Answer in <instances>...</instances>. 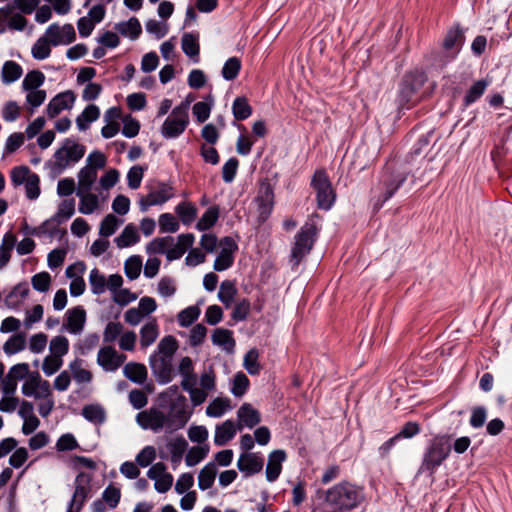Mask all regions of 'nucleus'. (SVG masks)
<instances>
[{
    "mask_svg": "<svg viewBox=\"0 0 512 512\" xmlns=\"http://www.w3.org/2000/svg\"><path fill=\"white\" fill-rule=\"evenodd\" d=\"M365 499L364 489L349 481H341L325 491L324 501L330 512H347Z\"/></svg>",
    "mask_w": 512,
    "mask_h": 512,
    "instance_id": "obj_1",
    "label": "nucleus"
},
{
    "mask_svg": "<svg viewBox=\"0 0 512 512\" xmlns=\"http://www.w3.org/2000/svg\"><path fill=\"white\" fill-rule=\"evenodd\" d=\"M195 236L192 233L180 234L177 243L171 236L158 237L146 246L148 254H165L168 261L180 259L187 249L193 246Z\"/></svg>",
    "mask_w": 512,
    "mask_h": 512,
    "instance_id": "obj_2",
    "label": "nucleus"
},
{
    "mask_svg": "<svg viewBox=\"0 0 512 512\" xmlns=\"http://www.w3.org/2000/svg\"><path fill=\"white\" fill-rule=\"evenodd\" d=\"M85 152L84 145L71 138L64 139L53 155L51 163L53 173L59 175L66 169L75 166L84 157Z\"/></svg>",
    "mask_w": 512,
    "mask_h": 512,
    "instance_id": "obj_3",
    "label": "nucleus"
},
{
    "mask_svg": "<svg viewBox=\"0 0 512 512\" xmlns=\"http://www.w3.org/2000/svg\"><path fill=\"white\" fill-rule=\"evenodd\" d=\"M451 451L450 439L446 435L435 436L429 443L419 468V473L428 472L432 475L449 456Z\"/></svg>",
    "mask_w": 512,
    "mask_h": 512,
    "instance_id": "obj_4",
    "label": "nucleus"
},
{
    "mask_svg": "<svg viewBox=\"0 0 512 512\" xmlns=\"http://www.w3.org/2000/svg\"><path fill=\"white\" fill-rule=\"evenodd\" d=\"M427 81V76L422 71L411 72L403 78L398 94V103L402 108H409L420 98V89Z\"/></svg>",
    "mask_w": 512,
    "mask_h": 512,
    "instance_id": "obj_5",
    "label": "nucleus"
},
{
    "mask_svg": "<svg viewBox=\"0 0 512 512\" xmlns=\"http://www.w3.org/2000/svg\"><path fill=\"white\" fill-rule=\"evenodd\" d=\"M189 107L190 102L185 100L173 108L161 127L164 138H177L185 131L189 124Z\"/></svg>",
    "mask_w": 512,
    "mask_h": 512,
    "instance_id": "obj_6",
    "label": "nucleus"
},
{
    "mask_svg": "<svg viewBox=\"0 0 512 512\" xmlns=\"http://www.w3.org/2000/svg\"><path fill=\"white\" fill-rule=\"evenodd\" d=\"M317 235V227L313 222L305 223L295 236L294 246L291 250V261L297 266L302 259L309 254L312 249L315 237Z\"/></svg>",
    "mask_w": 512,
    "mask_h": 512,
    "instance_id": "obj_7",
    "label": "nucleus"
},
{
    "mask_svg": "<svg viewBox=\"0 0 512 512\" xmlns=\"http://www.w3.org/2000/svg\"><path fill=\"white\" fill-rule=\"evenodd\" d=\"M311 186L316 193L318 208L323 210L331 209L335 202L336 194L327 174L322 170L316 171L312 178Z\"/></svg>",
    "mask_w": 512,
    "mask_h": 512,
    "instance_id": "obj_8",
    "label": "nucleus"
},
{
    "mask_svg": "<svg viewBox=\"0 0 512 512\" xmlns=\"http://www.w3.org/2000/svg\"><path fill=\"white\" fill-rule=\"evenodd\" d=\"M177 372L181 376V387L184 391H186L190 400H195L199 402L203 399V394L197 390V374L194 370V363L192 359L188 356L182 357L179 361Z\"/></svg>",
    "mask_w": 512,
    "mask_h": 512,
    "instance_id": "obj_9",
    "label": "nucleus"
},
{
    "mask_svg": "<svg viewBox=\"0 0 512 512\" xmlns=\"http://www.w3.org/2000/svg\"><path fill=\"white\" fill-rule=\"evenodd\" d=\"M191 413L188 411L187 399L183 395H178L169 406L168 415H166L167 430L175 431L183 428L190 419Z\"/></svg>",
    "mask_w": 512,
    "mask_h": 512,
    "instance_id": "obj_10",
    "label": "nucleus"
},
{
    "mask_svg": "<svg viewBox=\"0 0 512 512\" xmlns=\"http://www.w3.org/2000/svg\"><path fill=\"white\" fill-rule=\"evenodd\" d=\"M91 491V476L79 473L74 480V492L68 504L67 512H80Z\"/></svg>",
    "mask_w": 512,
    "mask_h": 512,
    "instance_id": "obj_11",
    "label": "nucleus"
},
{
    "mask_svg": "<svg viewBox=\"0 0 512 512\" xmlns=\"http://www.w3.org/2000/svg\"><path fill=\"white\" fill-rule=\"evenodd\" d=\"M23 395L35 399H48L51 395V386L47 380H43L37 372H31L21 387Z\"/></svg>",
    "mask_w": 512,
    "mask_h": 512,
    "instance_id": "obj_12",
    "label": "nucleus"
},
{
    "mask_svg": "<svg viewBox=\"0 0 512 512\" xmlns=\"http://www.w3.org/2000/svg\"><path fill=\"white\" fill-rule=\"evenodd\" d=\"M171 358L161 357L151 354L149 357V365L156 381L165 385L170 383L174 378V368Z\"/></svg>",
    "mask_w": 512,
    "mask_h": 512,
    "instance_id": "obj_13",
    "label": "nucleus"
},
{
    "mask_svg": "<svg viewBox=\"0 0 512 512\" xmlns=\"http://www.w3.org/2000/svg\"><path fill=\"white\" fill-rule=\"evenodd\" d=\"M166 415L155 408L141 411L136 416L137 424L144 430L159 432L163 428L167 429Z\"/></svg>",
    "mask_w": 512,
    "mask_h": 512,
    "instance_id": "obj_14",
    "label": "nucleus"
},
{
    "mask_svg": "<svg viewBox=\"0 0 512 512\" xmlns=\"http://www.w3.org/2000/svg\"><path fill=\"white\" fill-rule=\"evenodd\" d=\"M126 360V355L119 353L114 347L108 345L99 349L97 364L105 372H115Z\"/></svg>",
    "mask_w": 512,
    "mask_h": 512,
    "instance_id": "obj_15",
    "label": "nucleus"
},
{
    "mask_svg": "<svg viewBox=\"0 0 512 512\" xmlns=\"http://www.w3.org/2000/svg\"><path fill=\"white\" fill-rule=\"evenodd\" d=\"M52 46L68 45L76 39L75 29L72 24L62 26L53 23L49 25L44 33Z\"/></svg>",
    "mask_w": 512,
    "mask_h": 512,
    "instance_id": "obj_16",
    "label": "nucleus"
},
{
    "mask_svg": "<svg viewBox=\"0 0 512 512\" xmlns=\"http://www.w3.org/2000/svg\"><path fill=\"white\" fill-rule=\"evenodd\" d=\"M463 42L464 35L459 25H455L447 31L442 43V49L446 58L444 63L455 58V56L459 53Z\"/></svg>",
    "mask_w": 512,
    "mask_h": 512,
    "instance_id": "obj_17",
    "label": "nucleus"
},
{
    "mask_svg": "<svg viewBox=\"0 0 512 512\" xmlns=\"http://www.w3.org/2000/svg\"><path fill=\"white\" fill-rule=\"evenodd\" d=\"M86 323V312L83 307L77 306L68 309L65 313V322L61 331H67L73 335L82 333Z\"/></svg>",
    "mask_w": 512,
    "mask_h": 512,
    "instance_id": "obj_18",
    "label": "nucleus"
},
{
    "mask_svg": "<svg viewBox=\"0 0 512 512\" xmlns=\"http://www.w3.org/2000/svg\"><path fill=\"white\" fill-rule=\"evenodd\" d=\"M172 197V187L161 183L155 190L151 191L146 197L139 201L140 209L141 211H146L148 207L163 204Z\"/></svg>",
    "mask_w": 512,
    "mask_h": 512,
    "instance_id": "obj_19",
    "label": "nucleus"
},
{
    "mask_svg": "<svg viewBox=\"0 0 512 512\" xmlns=\"http://www.w3.org/2000/svg\"><path fill=\"white\" fill-rule=\"evenodd\" d=\"M75 102V96L72 91H65L53 97L46 107L49 118H54L63 110L70 109Z\"/></svg>",
    "mask_w": 512,
    "mask_h": 512,
    "instance_id": "obj_20",
    "label": "nucleus"
},
{
    "mask_svg": "<svg viewBox=\"0 0 512 512\" xmlns=\"http://www.w3.org/2000/svg\"><path fill=\"white\" fill-rule=\"evenodd\" d=\"M287 458L286 452L282 449L274 450L268 455V462L265 469L266 480L274 482L282 471V464Z\"/></svg>",
    "mask_w": 512,
    "mask_h": 512,
    "instance_id": "obj_21",
    "label": "nucleus"
},
{
    "mask_svg": "<svg viewBox=\"0 0 512 512\" xmlns=\"http://www.w3.org/2000/svg\"><path fill=\"white\" fill-rule=\"evenodd\" d=\"M238 417V429L241 431L243 427H247L249 429L254 428L261 421V415L258 410L253 408V406L249 403H244L240 406L237 411Z\"/></svg>",
    "mask_w": 512,
    "mask_h": 512,
    "instance_id": "obj_22",
    "label": "nucleus"
},
{
    "mask_svg": "<svg viewBox=\"0 0 512 512\" xmlns=\"http://www.w3.org/2000/svg\"><path fill=\"white\" fill-rule=\"evenodd\" d=\"M237 467L246 476L256 474L263 468V458L255 453H243L237 461Z\"/></svg>",
    "mask_w": 512,
    "mask_h": 512,
    "instance_id": "obj_23",
    "label": "nucleus"
},
{
    "mask_svg": "<svg viewBox=\"0 0 512 512\" xmlns=\"http://www.w3.org/2000/svg\"><path fill=\"white\" fill-rule=\"evenodd\" d=\"M76 195L79 198L78 210L81 214L90 215L99 208V195L92 193L91 190L76 189Z\"/></svg>",
    "mask_w": 512,
    "mask_h": 512,
    "instance_id": "obj_24",
    "label": "nucleus"
},
{
    "mask_svg": "<svg viewBox=\"0 0 512 512\" xmlns=\"http://www.w3.org/2000/svg\"><path fill=\"white\" fill-rule=\"evenodd\" d=\"M238 429V425L233 420H226L216 425L214 434V443L217 446H223L232 440Z\"/></svg>",
    "mask_w": 512,
    "mask_h": 512,
    "instance_id": "obj_25",
    "label": "nucleus"
},
{
    "mask_svg": "<svg viewBox=\"0 0 512 512\" xmlns=\"http://www.w3.org/2000/svg\"><path fill=\"white\" fill-rule=\"evenodd\" d=\"M29 292L27 282L19 283L5 297L4 303L9 309H17L29 295Z\"/></svg>",
    "mask_w": 512,
    "mask_h": 512,
    "instance_id": "obj_26",
    "label": "nucleus"
},
{
    "mask_svg": "<svg viewBox=\"0 0 512 512\" xmlns=\"http://www.w3.org/2000/svg\"><path fill=\"white\" fill-rule=\"evenodd\" d=\"M159 325L155 318H151L140 329V345L146 349L159 337Z\"/></svg>",
    "mask_w": 512,
    "mask_h": 512,
    "instance_id": "obj_27",
    "label": "nucleus"
},
{
    "mask_svg": "<svg viewBox=\"0 0 512 512\" xmlns=\"http://www.w3.org/2000/svg\"><path fill=\"white\" fill-rule=\"evenodd\" d=\"M140 241V235L134 224H128L123 231L114 239L116 246L120 249L130 247Z\"/></svg>",
    "mask_w": 512,
    "mask_h": 512,
    "instance_id": "obj_28",
    "label": "nucleus"
},
{
    "mask_svg": "<svg viewBox=\"0 0 512 512\" xmlns=\"http://www.w3.org/2000/svg\"><path fill=\"white\" fill-rule=\"evenodd\" d=\"M188 443L183 437H177L170 440L167 448L170 453V460L173 469H176L182 461L183 455L187 449Z\"/></svg>",
    "mask_w": 512,
    "mask_h": 512,
    "instance_id": "obj_29",
    "label": "nucleus"
},
{
    "mask_svg": "<svg viewBox=\"0 0 512 512\" xmlns=\"http://www.w3.org/2000/svg\"><path fill=\"white\" fill-rule=\"evenodd\" d=\"M218 469L215 462H208L198 474V487L200 490L205 491L210 489L217 475Z\"/></svg>",
    "mask_w": 512,
    "mask_h": 512,
    "instance_id": "obj_30",
    "label": "nucleus"
},
{
    "mask_svg": "<svg viewBox=\"0 0 512 512\" xmlns=\"http://www.w3.org/2000/svg\"><path fill=\"white\" fill-rule=\"evenodd\" d=\"M60 224L61 223H58L55 218L51 217L44 221L40 226L34 228L31 234L37 237H48L52 239L64 233V231H61L59 228Z\"/></svg>",
    "mask_w": 512,
    "mask_h": 512,
    "instance_id": "obj_31",
    "label": "nucleus"
},
{
    "mask_svg": "<svg viewBox=\"0 0 512 512\" xmlns=\"http://www.w3.org/2000/svg\"><path fill=\"white\" fill-rule=\"evenodd\" d=\"M200 387H197V390L203 394V399L199 402L195 400H191L193 406H199L204 403L208 397V394L215 389V374L210 369L208 371L203 372L199 378Z\"/></svg>",
    "mask_w": 512,
    "mask_h": 512,
    "instance_id": "obj_32",
    "label": "nucleus"
},
{
    "mask_svg": "<svg viewBox=\"0 0 512 512\" xmlns=\"http://www.w3.org/2000/svg\"><path fill=\"white\" fill-rule=\"evenodd\" d=\"M16 241V236L12 232L4 234L0 244V270L9 263Z\"/></svg>",
    "mask_w": 512,
    "mask_h": 512,
    "instance_id": "obj_33",
    "label": "nucleus"
},
{
    "mask_svg": "<svg viewBox=\"0 0 512 512\" xmlns=\"http://www.w3.org/2000/svg\"><path fill=\"white\" fill-rule=\"evenodd\" d=\"M126 378L136 384H142L147 378V369L144 364L129 362L123 367Z\"/></svg>",
    "mask_w": 512,
    "mask_h": 512,
    "instance_id": "obj_34",
    "label": "nucleus"
},
{
    "mask_svg": "<svg viewBox=\"0 0 512 512\" xmlns=\"http://www.w3.org/2000/svg\"><path fill=\"white\" fill-rule=\"evenodd\" d=\"M115 30L124 37L135 40L141 34L142 28L138 19L132 17L128 21L115 24Z\"/></svg>",
    "mask_w": 512,
    "mask_h": 512,
    "instance_id": "obj_35",
    "label": "nucleus"
},
{
    "mask_svg": "<svg viewBox=\"0 0 512 512\" xmlns=\"http://www.w3.org/2000/svg\"><path fill=\"white\" fill-rule=\"evenodd\" d=\"M100 116V109L94 104L88 105L83 112L76 118V125L80 131H85L90 124L96 121Z\"/></svg>",
    "mask_w": 512,
    "mask_h": 512,
    "instance_id": "obj_36",
    "label": "nucleus"
},
{
    "mask_svg": "<svg viewBox=\"0 0 512 512\" xmlns=\"http://www.w3.org/2000/svg\"><path fill=\"white\" fill-rule=\"evenodd\" d=\"M231 409V400L229 398L217 397L206 407V415L213 418H220Z\"/></svg>",
    "mask_w": 512,
    "mask_h": 512,
    "instance_id": "obj_37",
    "label": "nucleus"
},
{
    "mask_svg": "<svg viewBox=\"0 0 512 512\" xmlns=\"http://www.w3.org/2000/svg\"><path fill=\"white\" fill-rule=\"evenodd\" d=\"M23 74L22 67L15 61L4 62L1 70V79L4 84H11L17 81Z\"/></svg>",
    "mask_w": 512,
    "mask_h": 512,
    "instance_id": "obj_38",
    "label": "nucleus"
},
{
    "mask_svg": "<svg viewBox=\"0 0 512 512\" xmlns=\"http://www.w3.org/2000/svg\"><path fill=\"white\" fill-rule=\"evenodd\" d=\"M177 349L178 342L176 338L172 335H167L160 340L156 350L152 354L173 359V355Z\"/></svg>",
    "mask_w": 512,
    "mask_h": 512,
    "instance_id": "obj_39",
    "label": "nucleus"
},
{
    "mask_svg": "<svg viewBox=\"0 0 512 512\" xmlns=\"http://www.w3.org/2000/svg\"><path fill=\"white\" fill-rule=\"evenodd\" d=\"M211 338L214 345L220 346L227 351H232L235 346L232 332L228 329H215Z\"/></svg>",
    "mask_w": 512,
    "mask_h": 512,
    "instance_id": "obj_40",
    "label": "nucleus"
},
{
    "mask_svg": "<svg viewBox=\"0 0 512 512\" xmlns=\"http://www.w3.org/2000/svg\"><path fill=\"white\" fill-rule=\"evenodd\" d=\"M123 220L114 214L106 215L99 225V234L102 237L112 236L116 230L123 224Z\"/></svg>",
    "mask_w": 512,
    "mask_h": 512,
    "instance_id": "obj_41",
    "label": "nucleus"
},
{
    "mask_svg": "<svg viewBox=\"0 0 512 512\" xmlns=\"http://www.w3.org/2000/svg\"><path fill=\"white\" fill-rule=\"evenodd\" d=\"M237 294V288L234 282L225 280L220 284L218 291V299L224 304L226 308H229L233 303Z\"/></svg>",
    "mask_w": 512,
    "mask_h": 512,
    "instance_id": "obj_42",
    "label": "nucleus"
},
{
    "mask_svg": "<svg viewBox=\"0 0 512 512\" xmlns=\"http://www.w3.org/2000/svg\"><path fill=\"white\" fill-rule=\"evenodd\" d=\"M26 347V336L24 333L12 335L3 345V351L6 355H14L21 352Z\"/></svg>",
    "mask_w": 512,
    "mask_h": 512,
    "instance_id": "obj_43",
    "label": "nucleus"
},
{
    "mask_svg": "<svg viewBox=\"0 0 512 512\" xmlns=\"http://www.w3.org/2000/svg\"><path fill=\"white\" fill-rule=\"evenodd\" d=\"M98 171L84 166L78 172V187L77 189L92 190V187L97 180Z\"/></svg>",
    "mask_w": 512,
    "mask_h": 512,
    "instance_id": "obj_44",
    "label": "nucleus"
},
{
    "mask_svg": "<svg viewBox=\"0 0 512 512\" xmlns=\"http://www.w3.org/2000/svg\"><path fill=\"white\" fill-rule=\"evenodd\" d=\"M51 42L45 35L39 37L31 48V54L36 60L47 59L51 54Z\"/></svg>",
    "mask_w": 512,
    "mask_h": 512,
    "instance_id": "obj_45",
    "label": "nucleus"
},
{
    "mask_svg": "<svg viewBox=\"0 0 512 512\" xmlns=\"http://www.w3.org/2000/svg\"><path fill=\"white\" fill-rule=\"evenodd\" d=\"M209 453L207 444L191 447L186 456L185 463L188 467H193L206 458Z\"/></svg>",
    "mask_w": 512,
    "mask_h": 512,
    "instance_id": "obj_46",
    "label": "nucleus"
},
{
    "mask_svg": "<svg viewBox=\"0 0 512 512\" xmlns=\"http://www.w3.org/2000/svg\"><path fill=\"white\" fill-rule=\"evenodd\" d=\"M142 257L132 255L124 262V272L128 279L135 280L140 276L142 270Z\"/></svg>",
    "mask_w": 512,
    "mask_h": 512,
    "instance_id": "obj_47",
    "label": "nucleus"
},
{
    "mask_svg": "<svg viewBox=\"0 0 512 512\" xmlns=\"http://www.w3.org/2000/svg\"><path fill=\"white\" fill-rule=\"evenodd\" d=\"M175 212L184 225H190L197 216L195 205L187 202L179 203L175 208Z\"/></svg>",
    "mask_w": 512,
    "mask_h": 512,
    "instance_id": "obj_48",
    "label": "nucleus"
},
{
    "mask_svg": "<svg viewBox=\"0 0 512 512\" xmlns=\"http://www.w3.org/2000/svg\"><path fill=\"white\" fill-rule=\"evenodd\" d=\"M83 417L94 424H102L106 419L105 410L100 405H86L82 409Z\"/></svg>",
    "mask_w": 512,
    "mask_h": 512,
    "instance_id": "obj_49",
    "label": "nucleus"
},
{
    "mask_svg": "<svg viewBox=\"0 0 512 512\" xmlns=\"http://www.w3.org/2000/svg\"><path fill=\"white\" fill-rule=\"evenodd\" d=\"M26 105L30 114L35 112V109L41 106L46 100L47 93L42 89L26 90Z\"/></svg>",
    "mask_w": 512,
    "mask_h": 512,
    "instance_id": "obj_50",
    "label": "nucleus"
},
{
    "mask_svg": "<svg viewBox=\"0 0 512 512\" xmlns=\"http://www.w3.org/2000/svg\"><path fill=\"white\" fill-rule=\"evenodd\" d=\"M219 217V209L216 206L208 208L196 224L199 231H206L213 227Z\"/></svg>",
    "mask_w": 512,
    "mask_h": 512,
    "instance_id": "obj_51",
    "label": "nucleus"
},
{
    "mask_svg": "<svg viewBox=\"0 0 512 512\" xmlns=\"http://www.w3.org/2000/svg\"><path fill=\"white\" fill-rule=\"evenodd\" d=\"M50 354L52 356L63 358L69 351V341L65 336L58 335L51 339L49 344Z\"/></svg>",
    "mask_w": 512,
    "mask_h": 512,
    "instance_id": "obj_52",
    "label": "nucleus"
},
{
    "mask_svg": "<svg viewBox=\"0 0 512 512\" xmlns=\"http://www.w3.org/2000/svg\"><path fill=\"white\" fill-rule=\"evenodd\" d=\"M232 113L236 120H245L252 114V108L245 97H237L232 104Z\"/></svg>",
    "mask_w": 512,
    "mask_h": 512,
    "instance_id": "obj_53",
    "label": "nucleus"
},
{
    "mask_svg": "<svg viewBox=\"0 0 512 512\" xmlns=\"http://www.w3.org/2000/svg\"><path fill=\"white\" fill-rule=\"evenodd\" d=\"M75 212V201L74 199L63 200L57 209V212L52 216L58 223H63L70 219Z\"/></svg>",
    "mask_w": 512,
    "mask_h": 512,
    "instance_id": "obj_54",
    "label": "nucleus"
},
{
    "mask_svg": "<svg viewBox=\"0 0 512 512\" xmlns=\"http://www.w3.org/2000/svg\"><path fill=\"white\" fill-rule=\"evenodd\" d=\"M89 284L95 295L103 294L106 291V277L96 268L90 271Z\"/></svg>",
    "mask_w": 512,
    "mask_h": 512,
    "instance_id": "obj_55",
    "label": "nucleus"
},
{
    "mask_svg": "<svg viewBox=\"0 0 512 512\" xmlns=\"http://www.w3.org/2000/svg\"><path fill=\"white\" fill-rule=\"evenodd\" d=\"M183 52L188 57H197L199 55L198 37L191 33H185L181 40Z\"/></svg>",
    "mask_w": 512,
    "mask_h": 512,
    "instance_id": "obj_56",
    "label": "nucleus"
},
{
    "mask_svg": "<svg viewBox=\"0 0 512 512\" xmlns=\"http://www.w3.org/2000/svg\"><path fill=\"white\" fill-rule=\"evenodd\" d=\"M45 76L41 71L33 70L28 72L23 81H22V89L24 91L26 90H33V89H39V87L44 83Z\"/></svg>",
    "mask_w": 512,
    "mask_h": 512,
    "instance_id": "obj_57",
    "label": "nucleus"
},
{
    "mask_svg": "<svg viewBox=\"0 0 512 512\" xmlns=\"http://www.w3.org/2000/svg\"><path fill=\"white\" fill-rule=\"evenodd\" d=\"M21 115L20 105L13 100L7 101L1 108V116L5 122H15Z\"/></svg>",
    "mask_w": 512,
    "mask_h": 512,
    "instance_id": "obj_58",
    "label": "nucleus"
},
{
    "mask_svg": "<svg viewBox=\"0 0 512 512\" xmlns=\"http://www.w3.org/2000/svg\"><path fill=\"white\" fill-rule=\"evenodd\" d=\"M240 69V59L237 57H231L224 63L221 71L222 77L227 81L234 80L238 76Z\"/></svg>",
    "mask_w": 512,
    "mask_h": 512,
    "instance_id": "obj_59",
    "label": "nucleus"
},
{
    "mask_svg": "<svg viewBox=\"0 0 512 512\" xmlns=\"http://www.w3.org/2000/svg\"><path fill=\"white\" fill-rule=\"evenodd\" d=\"M177 291L176 281L169 276L162 277L157 284V293L163 298H170Z\"/></svg>",
    "mask_w": 512,
    "mask_h": 512,
    "instance_id": "obj_60",
    "label": "nucleus"
},
{
    "mask_svg": "<svg viewBox=\"0 0 512 512\" xmlns=\"http://www.w3.org/2000/svg\"><path fill=\"white\" fill-rule=\"evenodd\" d=\"M488 84L485 80L475 82L466 93L465 104L468 106L477 101L484 94Z\"/></svg>",
    "mask_w": 512,
    "mask_h": 512,
    "instance_id": "obj_61",
    "label": "nucleus"
},
{
    "mask_svg": "<svg viewBox=\"0 0 512 512\" xmlns=\"http://www.w3.org/2000/svg\"><path fill=\"white\" fill-rule=\"evenodd\" d=\"M69 367L72 372L73 378L77 383L86 384L92 380L91 372L82 368L80 361L75 360L71 362Z\"/></svg>",
    "mask_w": 512,
    "mask_h": 512,
    "instance_id": "obj_62",
    "label": "nucleus"
},
{
    "mask_svg": "<svg viewBox=\"0 0 512 512\" xmlns=\"http://www.w3.org/2000/svg\"><path fill=\"white\" fill-rule=\"evenodd\" d=\"M200 309L197 306H189L178 314V323L181 327H188L198 319Z\"/></svg>",
    "mask_w": 512,
    "mask_h": 512,
    "instance_id": "obj_63",
    "label": "nucleus"
},
{
    "mask_svg": "<svg viewBox=\"0 0 512 512\" xmlns=\"http://www.w3.org/2000/svg\"><path fill=\"white\" fill-rule=\"evenodd\" d=\"M159 228L162 233H175L179 230V223L172 214L164 213L159 217Z\"/></svg>",
    "mask_w": 512,
    "mask_h": 512,
    "instance_id": "obj_64",
    "label": "nucleus"
}]
</instances>
